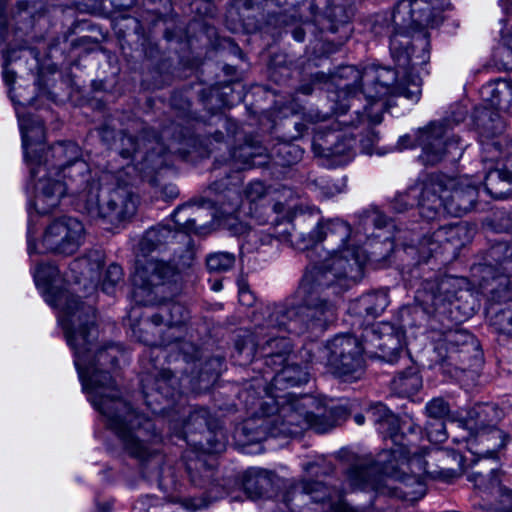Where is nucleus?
Wrapping results in <instances>:
<instances>
[{
	"label": "nucleus",
	"mask_w": 512,
	"mask_h": 512,
	"mask_svg": "<svg viewBox=\"0 0 512 512\" xmlns=\"http://www.w3.org/2000/svg\"><path fill=\"white\" fill-rule=\"evenodd\" d=\"M490 255L497 261L498 267L492 269L485 266L483 272L482 287L489 291L490 288H498L500 291L507 293L512 277V244L499 243L492 247Z\"/></svg>",
	"instance_id": "6ab92c4d"
},
{
	"label": "nucleus",
	"mask_w": 512,
	"mask_h": 512,
	"mask_svg": "<svg viewBox=\"0 0 512 512\" xmlns=\"http://www.w3.org/2000/svg\"><path fill=\"white\" fill-rule=\"evenodd\" d=\"M278 412L265 420L262 426L272 437L298 436L308 428L317 433H326L337 424L342 410L339 408L318 407L317 412H309L315 401L311 397L297 398L285 394L276 400Z\"/></svg>",
	"instance_id": "0eeeda50"
},
{
	"label": "nucleus",
	"mask_w": 512,
	"mask_h": 512,
	"mask_svg": "<svg viewBox=\"0 0 512 512\" xmlns=\"http://www.w3.org/2000/svg\"><path fill=\"white\" fill-rule=\"evenodd\" d=\"M241 1H242L243 8L246 10H251V9L256 8L261 2V0H241Z\"/></svg>",
	"instance_id": "052dcab7"
},
{
	"label": "nucleus",
	"mask_w": 512,
	"mask_h": 512,
	"mask_svg": "<svg viewBox=\"0 0 512 512\" xmlns=\"http://www.w3.org/2000/svg\"><path fill=\"white\" fill-rule=\"evenodd\" d=\"M269 155L259 142L247 140L230 152L229 166L237 171L264 165Z\"/></svg>",
	"instance_id": "393cba45"
},
{
	"label": "nucleus",
	"mask_w": 512,
	"mask_h": 512,
	"mask_svg": "<svg viewBox=\"0 0 512 512\" xmlns=\"http://www.w3.org/2000/svg\"><path fill=\"white\" fill-rule=\"evenodd\" d=\"M315 185L319 187L322 194L327 198L333 197L343 192L345 188V184L342 180H334L327 177H320L316 179Z\"/></svg>",
	"instance_id": "c03bdc74"
},
{
	"label": "nucleus",
	"mask_w": 512,
	"mask_h": 512,
	"mask_svg": "<svg viewBox=\"0 0 512 512\" xmlns=\"http://www.w3.org/2000/svg\"><path fill=\"white\" fill-rule=\"evenodd\" d=\"M295 226L291 219L277 222L272 231V235L280 242L294 244V233Z\"/></svg>",
	"instance_id": "79ce46f5"
},
{
	"label": "nucleus",
	"mask_w": 512,
	"mask_h": 512,
	"mask_svg": "<svg viewBox=\"0 0 512 512\" xmlns=\"http://www.w3.org/2000/svg\"><path fill=\"white\" fill-rule=\"evenodd\" d=\"M504 412L495 404H476L466 413V416L455 420L459 428L466 433L476 432L487 428H498L497 424L503 419Z\"/></svg>",
	"instance_id": "4be33fe9"
},
{
	"label": "nucleus",
	"mask_w": 512,
	"mask_h": 512,
	"mask_svg": "<svg viewBox=\"0 0 512 512\" xmlns=\"http://www.w3.org/2000/svg\"><path fill=\"white\" fill-rule=\"evenodd\" d=\"M503 45L512 52V30H507L502 36Z\"/></svg>",
	"instance_id": "13d9d810"
},
{
	"label": "nucleus",
	"mask_w": 512,
	"mask_h": 512,
	"mask_svg": "<svg viewBox=\"0 0 512 512\" xmlns=\"http://www.w3.org/2000/svg\"><path fill=\"white\" fill-rule=\"evenodd\" d=\"M419 144L422 147L421 158L424 163L434 165L440 162L451 149L458 148L456 140L446 139L443 124L432 123L419 134Z\"/></svg>",
	"instance_id": "aec40b11"
},
{
	"label": "nucleus",
	"mask_w": 512,
	"mask_h": 512,
	"mask_svg": "<svg viewBox=\"0 0 512 512\" xmlns=\"http://www.w3.org/2000/svg\"><path fill=\"white\" fill-rule=\"evenodd\" d=\"M75 264H86L89 266L91 272L99 271L104 265L103 254L99 251L90 252L85 257L75 261Z\"/></svg>",
	"instance_id": "de8ad7c7"
},
{
	"label": "nucleus",
	"mask_w": 512,
	"mask_h": 512,
	"mask_svg": "<svg viewBox=\"0 0 512 512\" xmlns=\"http://www.w3.org/2000/svg\"><path fill=\"white\" fill-rule=\"evenodd\" d=\"M7 0H0V34L3 36V30L7 27V18L4 14L5 5Z\"/></svg>",
	"instance_id": "6e6d98bb"
},
{
	"label": "nucleus",
	"mask_w": 512,
	"mask_h": 512,
	"mask_svg": "<svg viewBox=\"0 0 512 512\" xmlns=\"http://www.w3.org/2000/svg\"><path fill=\"white\" fill-rule=\"evenodd\" d=\"M265 185L260 181L251 182L244 190L245 197L251 203L260 200L265 196Z\"/></svg>",
	"instance_id": "8fccbe9b"
},
{
	"label": "nucleus",
	"mask_w": 512,
	"mask_h": 512,
	"mask_svg": "<svg viewBox=\"0 0 512 512\" xmlns=\"http://www.w3.org/2000/svg\"><path fill=\"white\" fill-rule=\"evenodd\" d=\"M319 29L321 31L329 30L336 32L339 26L347 24L350 20V12L342 5L330 4V0L326 4L320 5L316 9Z\"/></svg>",
	"instance_id": "c85d7f7f"
},
{
	"label": "nucleus",
	"mask_w": 512,
	"mask_h": 512,
	"mask_svg": "<svg viewBox=\"0 0 512 512\" xmlns=\"http://www.w3.org/2000/svg\"><path fill=\"white\" fill-rule=\"evenodd\" d=\"M31 130L21 124L24 155L35 179L34 206L38 213L47 214L57 208L62 198L77 195L82 210L92 219L119 227L137 212L139 198L128 185L109 183L112 175L93 177L88 164L79 159L80 148L72 141H60L44 154H32Z\"/></svg>",
	"instance_id": "f03ea898"
},
{
	"label": "nucleus",
	"mask_w": 512,
	"mask_h": 512,
	"mask_svg": "<svg viewBox=\"0 0 512 512\" xmlns=\"http://www.w3.org/2000/svg\"><path fill=\"white\" fill-rule=\"evenodd\" d=\"M355 139L346 134L330 133L326 136L324 144H318L322 149V155L329 158L346 157L351 158ZM316 147L317 144L314 143Z\"/></svg>",
	"instance_id": "7c9ffc66"
},
{
	"label": "nucleus",
	"mask_w": 512,
	"mask_h": 512,
	"mask_svg": "<svg viewBox=\"0 0 512 512\" xmlns=\"http://www.w3.org/2000/svg\"><path fill=\"white\" fill-rule=\"evenodd\" d=\"M273 211L277 214V215H280L282 213H284L286 211V207L283 203L281 202H276L273 207H272Z\"/></svg>",
	"instance_id": "680f3d73"
},
{
	"label": "nucleus",
	"mask_w": 512,
	"mask_h": 512,
	"mask_svg": "<svg viewBox=\"0 0 512 512\" xmlns=\"http://www.w3.org/2000/svg\"><path fill=\"white\" fill-rule=\"evenodd\" d=\"M429 177H436L442 184V190L436 193V197L441 200L440 214L446 211L452 216L460 217L474 207L478 188L470 179H448L441 175Z\"/></svg>",
	"instance_id": "4468645a"
},
{
	"label": "nucleus",
	"mask_w": 512,
	"mask_h": 512,
	"mask_svg": "<svg viewBox=\"0 0 512 512\" xmlns=\"http://www.w3.org/2000/svg\"><path fill=\"white\" fill-rule=\"evenodd\" d=\"M474 336L464 329H450L445 331L436 342L435 351L440 361L445 362L447 355L454 353L462 347L472 349L474 347Z\"/></svg>",
	"instance_id": "a878e982"
},
{
	"label": "nucleus",
	"mask_w": 512,
	"mask_h": 512,
	"mask_svg": "<svg viewBox=\"0 0 512 512\" xmlns=\"http://www.w3.org/2000/svg\"><path fill=\"white\" fill-rule=\"evenodd\" d=\"M362 339L367 354L376 355L389 363L397 361L403 349V333L388 323L365 329Z\"/></svg>",
	"instance_id": "dca6fc26"
},
{
	"label": "nucleus",
	"mask_w": 512,
	"mask_h": 512,
	"mask_svg": "<svg viewBox=\"0 0 512 512\" xmlns=\"http://www.w3.org/2000/svg\"><path fill=\"white\" fill-rule=\"evenodd\" d=\"M125 140L132 146V148L122 149L121 155L124 158H130L137 152V144L132 137L124 138L122 141L124 142Z\"/></svg>",
	"instance_id": "5fc2aeb1"
},
{
	"label": "nucleus",
	"mask_w": 512,
	"mask_h": 512,
	"mask_svg": "<svg viewBox=\"0 0 512 512\" xmlns=\"http://www.w3.org/2000/svg\"><path fill=\"white\" fill-rule=\"evenodd\" d=\"M279 308H287L286 306H277L272 311L267 309L268 318L263 324L256 327L253 333L246 332L235 342L234 357L240 364L246 365L253 361L257 353L264 358V364L275 371L273 382L275 386H299L308 382L309 374L307 370L295 363H288L289 356L292 351V344L289 339L280 336L277 333L287 331L290 333H303L305 331H322L329 325L320 329H303L302 323L296 321L297 317L291 315L289 318H279V321H286L289 325H278L274 320L271 321L272 315Z\"/></svg>",
	"instance_id": "423d86ee"
},
{
	"label": "nucleus",
	"mask_w": 512,
	"mask_h": 512,
	"mask_svg": "<svg viewBox=\"0 0 512 512\" xmlns=\"http://www.w3.org/2000/svg\"><path fill=\"white\" fill-rule=\"evenodd\" d=\"M351 227L342 220L318 223L307 235L301 247L309 265L300 283V304L294 308H279L271 318L278 325H289L279 318L297 317L303 329L324 328L337 315V300L357 284L364 275L366 252L350 242Z\"/></svg>",
	"instance_id": "7ed1b4c3"
},
{
	"label": "nucleus",
	"mask_w": 512,
	"mask_h": 512,
	"mask_svg": "<svg viewBox=\"0 0 512 512\" xmlns=\"http://www.w3.org/2000/svg\"><path fill=\"white\" fill-rule=\"evenodd\" d=\"M279 2L285 7L287 11L290 9L297 10L303 5V16L305 12H309L310 16L316 18V9L322 4H326L328 0H279Z\"/></svg>",
	"instance_id": "a19ab883"
},
{
	"label": "nucleus",
	"mask_w": 512,
	"mask_h": 512,
	"mask_svg": "<svg viewBox=\"0 0 512 512\" xmlns=\"http://www.w3.org/2000/svg\"><path fill=\"white\" fill-rule=\"evenodd\" d=\"M123 279V270L122 268L115 263H112L108 266L105 277L102 283V290L110 294L113 292L114 287Z\"/></svg>",
	"instance_id": "37998d69"
},
{
	"label": "nucleus",
	"mask_w": 512,
	"mask_h": 512,
	"mask_svg": "<svg viewBox=\"0 0 512 512\" xmlns=\"http://www.w3.org/2000/svg\"><path fill=\"white\" fill-rule=\"evenodd\" d=\"M304 17L306 20L303 22V28L297 27L292 31L293 38L298 42H302L304 40V36L307 31L314 33L316 28L319 27L318 23H320L318 18L315 19L313 16H311V19H309L307 15ZM316 17L318 16L316 15Z\"/></svg>",
	"instance_id": "09e8293b"
},
{
	"label": "nucleus",
	"mask_w": 512,
	"mask_h": 512,
	"mask_svg": "<svg viewBox=\"0 0 512 512\" xmlns=\"http://www.w3.org/2000/svg\"><path fill=\"white\" fill-rule=\"evenodd\" d=\"M202 212L203 210L200 207L187 204L177 207L172 214V218L179 230L185 234H199L204 229V225L196 226V222L201 220Z\"/></svg>",
	"instance_id": "473e14b6"
},
{
	"label": "nucleus",
	"mask_w": 512,
	"mask_h": 512,
	"mask_svg": "<svg viewBox=\"0 0 512 512\" xmlns=\"http://www.w3.org/2000/svg\"><path fill=\"white\" fill-rule=\"evenodd\" d=\"M163 195L168 199H174L178 196L179 191L175 185L169 184L163 187Z\"/></svg>",
	"instance_id": "4d7b16f0"
},
{
	"label": "nucleus",
	"mask_w": 512,
	"mask_h": 512,
	"mask_svg": "<svg viewBox=\"0 0 512 512\" xmlns=\"http://www.w3.org/2000/svg\"><path fill=\"white\" fill-rule=\"evenodd\" d=\"M389 304L388 293L386 290H378L367 293L354 301L350 310L359 317L376 318L386 309Z\"/></svg>",
	"instance_id": "bb28decb"
},
{
	"label": "nucleus",
	"mask_w": 512,
	"mask_h": 512,
	"mask_svg": "<svg viewBox=\"0 0 512 512\" xmlns=\"http://www.w3.org/2000/svg\"><path fill=\"white\" fill-rule=\"evenodd\" d=\"M239 301L246 306H250L254 302V297L247 288L245 281H243V288H241L239 291Z\"/></svg>",
	"instance_id": "864d4df0"
},
{
	"label": "nucleus",
	"mask_w": 512,
	"mask_h": 512,
	"mask_svg": "<svg viewBox=\"0 0 512 512\" xmlns=\"http://www.w3.org/2000/svg\"><path fill=\"white\" fill-rule=\"evenodd\" d=\"M247 230H248L247 226L240 224V228L236 232L239 234H244L247 232Z\"/></svg>",
	"instance_id": "774afa93"
},
{
	"label": "nucleus",
	"mask_w": 512,
	"mask_h": 512,
	"mask_svg": "<svg viewBox=\"0 0 512 512\" xmlns=\"http://www.w3.org/2000/svg\"><path fill=\"white\" fill-rule=\"evenodd\" d=\"M338 76L352 83L338 84L339 90L330 93L329 98L334 102L332 109L335 114L342 115L364 100L363 113L355 111L359 122L366 117L374 125L381 123L382 115L389 107L388 96H403L417 102L421 95L419 76L408 73L402 82H398V72L391 68L367 67L359 71L355 66L347 65L339 69Z\"/></svg>",
	"instance_id": "39448f33"
},
{
	"label": "nucleus",
	"mask_w": 512,
	"mask_h": 512,
	"mask_svg": "<svg viewBox=\"0 0 512 512\" xmlns=\"http://www.w3.org/2000/svg\"><path fill=\"white\" fill-rule=\"evenodd\" d=\"M461 280L453 276H444L440 279L427 280L422 289L418 290L416 299L435 311H446V306L459 309V300L471 294L460 289ZM452 312V309L449 310Z\"/></svg>",
	"instance_id": "2eb2a0df"
},
{
	"label": "nucleus",
	"mask_w": 512,
	"mask_h": 512,
	"mask_svg": "<svg viewBox=\"0 0 512 512\" xmlns=\"http://www.w3.org/2000/svg\"><path fill=\"white\" fill-rule=\"evenodd\" d=\"M480 356L481 353L478 349V343L474 340V347L472 349H467L466 346L462 347L454 353L448 354L445 362L451 366H455L457 369L466 370L472 367L475 362H478Z\"/></svg>",
	"instance_id": "c9c22d12"
},
{
	"label": "nucleus",
	"mask_w": 512,
	"mask_h": 512,
	"mask_svg": "<svg viewBox=\"0 0 512 512\" xmlns=\"http://www.w3.org/2000/svg\"><path fill=\"white\" fill-rule=\"evenodd\" d=\"M354 420L358 425H363L365 422V416L362 414H356Z\"/></svg>",
	"instance_id": "69168bd1"
},
{
	"label": "nucleus",
	"mask_w": 512,
	"mask_h": 512,
	"mask_svg": "<svg viewBox=\"0 0 512 512\" xmlns=\"http://www.w3.org/2000/svg\"><path fill=\"white\" fill-rule=\"evenodd\" d=\"M466 442L468 450L475 457L473 463H477L481 459H489L493 464L497 465V453L504 448L508 435L499 428H487L476 432H469L462 436ZM468 480L475 483L478 488H495L499 486V472L496 466L490 468L488 474L482 471L472 472L468 476Z\"/></svg>",
	"instance_id": "9d476101"
},
{
	"label": "nucleus",
	"mask_w": 512,
	"mask_h": 512,
	"mask_svg": "<svg viewBox=\"0 0 512 512\" xmlns=\"http://www.w3.org/2000/svg\"><path fill=\"white\" fill-rule=\"evenodd\" d=\"M45 269L51 270V272L49 273V277L54 274V269L53 268H51L49 266H46V265H38L37 271H36V276L40 278L42 272H44Z\"/></svg>",
	"instance_id": "e2e57ef3"
},
{
	"label": "nucleus",
	"mask_w": 512,
	"mask_h": 512,
	"mask_svg": "<svg viewBox=\"0 0 512 512\" xmlns=\"http://www.w3.org/2000/svg\"><path fill=\"white\" fill-rule=\"evenodd\" d=\"M468 238V228L464 223H455L441 226L432 235L424 236L419 240L417 251L423 261H427L438 249L451 245L458 248L464 245Z\"/></svg>",
	"instance_id": "a211bd4d"
},
{
	"label": "nucleus",
	"mask_w": 512,
	"mask_h": 512,
	"mask_svg": "<svg viewBox=\"0 0 512 512\" xmlns=\"http://www.w3.org/2000/svg\"><path fill=\"white\" fill-rule=\"evenodd\" d=\"M425 413L435 421L445 420L449 416L450 405L441 397L433 398L426 404Z\"/></svg>",
	"instance_id": "ea45409f"
},
{
	"label": "nucleus",
	"mask_w": 512,
	"mask_h": 512,
	"mask_svg": "<svg viewBox=\"0 0 512 512\" xmlns=\"http://www.w3.org/2000/svg\"><path fill=\"white\" fill-rule=\"evenodd\" d=\"M48 301L60 310L59 322L74 351L75 365L92 404L121 439L126 451L140 461L147 460L155 454L154 445L160 443L161 436L149 418L138 414L119 395L109 369L116 366L122 355L120 348L96 344L98 330L92 306L80 302L67 290L53 291Z\"/></svg>",
	"instance_id": "f257e3e1"
},
{
	"label": "nucleus",
	"mask_w": 512,
	"mask_h": 512,
	"mask_svg": "<svg viewBox=\"0 0 512 512\" xmlns=\"http://www.w3.org/2000/svg\"><path fill=\"white\" fill-rule=\"evenodd\" d=\"M306 496H309L312 501L317 503H324L327 500L330 508L329 512H356L342 500L341 494L338 491H331L322 482L316 481H302L291 485L285 493L283 501L285 506L290 508L291 502L295 497L304 498Z\"/></svg>",
	"instance_id": "f3484780"
},
{
	"label": "nucleus",
	"mask_w": 512,
	"mask_h": 512,
	"mask_svg": "<svg viewBox=\"0 0 512 512\" xmlns=\"http://www.w3.org/2000/svg\"><path fill=\"white\" fill-rule=\"evenodd\" d=\"M384 437H389L393 447L381 451L376 459L371 456L357 460L347 472V480L353 489L374 490L390 494L405 501L415 502L426 493L425 477L453 478L462 472L463 457L453 453L458 469L429 470L424 459L425 449L416 446L415 430L410 426V436L399 433L397 417L382 403H376L367 411Z\"/></svg>",
	"instance_id": "20e7f679"
},
{
	"label": "nucleus",
	"mask_w": 512,
	"mask_h": 512,
	"mask_svg": "<svg viewBox=\"0 0 512 512\" xmlns=\"http://www.w3.org/2000/svg\"><path fill=\"white\" fill-rule=\"evenodd\" d=\"M277 153L284 158V165H290L297 161L302 154V151L299 147L289 144H281L277 148Z\"/></svg>",
	"instance_id": "49530a36"
},
{
	"label": "nucleus",
	"mask_w": 512,
	"mask_h": 512,
	"mask_svg": "<svg viewBox=\"0 0 512 512\" xmlns=\"http://www.w3.org/2000/svg\"><path fill=\"white\" fill-rule=\"evenodd\" d=\"M390 49H391L393 54L398 49L397 35H394V36L391 37V39H390Z\"/></svg>",
	"instance_id": "0e129e2a"
},
{
	"label": "nucleus",
	"mask_w": 512,
	"mask_h": 512,
	"mask_svg": "<svg viewBox=\"0 0 512 512\" xmlns=\"http://www.w3.org/2000/svg\"><path fill=\"white\" fill-rule=\"evenodd\" d=\"M172 230L164 225H158L148 229L139 242V252L146 257L153 251L161 250L162 247L174 238Z\"/></svg>",
	"instance_id": "2f4dec72"
},
{
	"label": "nucleus",
	"mask_w": 512,
	"mask_h": 512,
	"mask_svg": "<svg viewBox=\"0 0 512 512\" xmlns=\"http://www.w3.org/2000/svg\"><path fill=\"white\" fill-rule=\"evenodd\" d=\"M481 95L493 111L506 110L512 104V82L498 80L482 87Z\"/></svg>",
	"instance_id": "cd10ccee"
},
{
	"label": "nucleus",
	"mask_w": 512,
	"mask_h": 512,
	"mask_svg": "<svg viewBox=\"0 0 512 512\" xmlns=\"http://www.w3.org/2000/svg\"><path fill=\"white\" fill-rule=\"evenodd\" d=\"M180 350L183 354V360L187 363L194 361L198 356V350L192 343H181Z\"/></svg>",
	"instance_id": "3c124183"
},
{
	"label": "nucleus",
	"mask_w": 512,
	"mask_h": 512,
	"mask_svg": "<svg viewBox=\"0 0 512 512\" xmlns=\"http://www.w3.org/2000/svg\"><path fill=\"white\" fill-rule=\"evenodd\" d=\"M188 312L183 305L169 302L160 307L159 311L151 316V322L159 326L165 324L169 330L179 329L188 319Z\"/></svg>",
	"instance_id": "c756f323"
},
{
	"label": "nucleus",
	"mask_w": 512,
	"mask_h": 512,
	"mask_svg": "<svg viewBox=\"0 0 512 512\" xmlns=\"http://www.w3.org/2000/svg\"><path fill=\"white\" fill-rule=\"evenodd\" d=\"M182 237L187 248L183 254L173 259L174 264L155 258H137L132 282L135 287V295L137 297H147V299H142L145 303H152L155 300L154 297H150L151 294L154 293L155 289L173 281L179 268L189 267L192 264L194 251L191 246V239L188 235Z\"/></svg>",
	"instance_id": "1a4fd4ad"
},
{
	"label": "nucleus",
	"mask_w": 512,
	"mask_h": 512,
	"mask_svg": "<svg viewBox=\"0 0 512 512\" xmlns=\"http://www.w3.org/2000/svg\"><path fill=\"white\" fill-rule=\"evenodd\" d=\"M391 387L399 396L410 397L422 387V378L415 367H410L394 377Z\"/></svg>",
	"instance_id": "72a5a7b5"
},
{
	"label": "nucleus",
	"mask_w": 512,
	"mask_h": 512,
	"mask_svg": "<svg viewBox=\"0 0 512 512\" xmlns=\"http://www.w3.org/2000/svg\"><path fill=\"white\" fill-rule=\"evenodd\" d=\"M477 128L483 150L486 152H492V150H495L496 152L501 153L500 141L494 140V138L501 135L505 129V123L502 120L500 113L498 111L485 108L478 118Z\"/></svg>",
	"instance_id": "b1692460"
},
{
	"label": "nucleus",
	"mask_w": 512,
	"mask_h": 512,
	"mask_svg": "<svg viewBox=\"0 0 512 512\" xmlns=\"http://www.w3.org/2000/svg\"><path fill=\"white\" fill-rule=\"evenodd\" d=\"M235 256L228 252L210 254L206 259V265L211 272H224L233 267Z\"/></svg>",
	"instance_id": "58836bf2"
},
{
	"label": "nucleus",
	"mask_w": 512,
	"mask_h": 512,
	"mask_svg": "<svg viewBox=\"0 0 512 512\" xmlns=\"http://www.w3.org/2000/svg\"><path fill=\"white\" fill-rule=\"evenodd\" d=\"M367 219L371 221L377 228L385 227L387 224V218L378 210H373L368 216Z\"/></svg>",
	"instance_id": "603ef678"
},
{
	"label": "nucleus",
	"mask_w": 512,
	"mask_h": 512,
	"mask_svg": "<svg viewBox=\"0 0 512 512\" xmlns=\"http://www.w3.org/2000/svg\"><path fill=\"white\" fill-rule=\"evenodd\" d=\"M176 384L177 378L169 370H162L155 379L156 391L165 398H173L181 392Z\"/></svg>",
	"instance_id": "4c0bfd02"
},
{
	"label": "nucleus",
	"mask_w": 512,
	"mask_h": 512,
	"mask_svg": "<svg viewBox=\"0 0 512 512\" xmlns=\"http://www.w3.org/2000/svg\"><path fill=\"white\" fill-rule=\"evenodd\" d=\"M484 188L494 199H506L512 191V142L502 158V165L490 170L485 177Z\"/></svg>",
	"instance_id": "5701e85b"
},
{
	"label": "nucleus",
	"mask_w": 512,
	"mask_h": 512,
	"mask_svg": "<svg viewBox=\"0 0 512 512\" xmlns=\"http://www.w3.org/2000/svg\"><path fill=\"white\" fill-rule=\"evenodd\" d=\"M224 364L222 357L216 356L208 359L199 374V389L207 388L210 384L216 381L220 375Z\"/></svg>",
	"instance_id": "e433bc0d"
},
{
	"label": "nucleus",
	"mask_w": 512,
	"mask_h": 512,
	"mask_svg": "<svg viewBox=\"0 0 512 512\" xmlns=\"http://www.w3.org/2000/svg\"><path fill=\"white\" fill-rule=\"evenodd\" d=\"M442 190V184L436 177H426L421 183L400 193L391 202L392 209L402 213L413 207L418 200L419 214L422 218L431 221L440 215L441 200L436 197L437 191Z\"/></svg>",
	"instance_id": "f8f14e48"
},
{
	"label": "nucleus",
	"mask_w": 512,
	"mask_h": 512,
	"mask_svg": "<svg viewBox=\"0 0 512 512\" xmlns=\"http://www.w3.org/2000/svg\"><path fill=\"white\" fill-rule=\"evenodd\" d=\"M271 474L266 470H248L243 479V487L248 496L256 499L262 496L271 486Z\"/></svg>",
	"instance_id": "f704fd0d"
},
{
	"label": "nucleus",
	"mask_w": 512,
	"mask_h": 512,
	"mask_svg": "<svg viewBox=\"0 0 512 512\" xmlns=\"http://www.w3.org/2000/svg\"><path fill=\"white\" fill-rule=\"evenodd\" d=\"M85 228L82 222L73 217L53 220L45 229L42 244L55 254L72 255L83 244Z\"/></svg>",
	"instance_id": "ddd939ff"
},
{
	"label": "nucleus",
	"mask_w": 512,
	"mask_h": 512,
	"mask_svg": "<svg viewBox=\"0 0 512 512\" xmlns=\"http://www.w3.org/2000/svg\"><path fill=\"white\" fill-rule=\"evenodd\" d=\"M488 292L492 301L487 308L489 325L498 334L512 338V298L495 287Z\"/></svg>",
	"instance_id": "412c9836"
},
{
	"label": "nucleus",
	"mask_w": 512,
	"mask_h": 512,
	"mask_svg": "<svg viewBox=\"0 0 512 512\" xmlns=\"http://www.w3.org/2000/svg\"><path fill=\"white\" fill-rule=\"evenodd\" d=\"M3 78H4V81L7 84H12L15 81V73H14V71L9 70L8 68H4Z\"/></svg>",
	"instance_id": "bf43d9fd"
},
{
	"label": "nucleus",
	"mask_w": 512,
	"mask_h": 512,
	"mask_svg": "<svg viewBox=\"0 0 512 512\" xmlns=\"http://www.w3.org/2000/svg\"><path fill=\"white\" fill-rule=\"evenodd\" d=\"M324 353L332 373L347 381L359 377L364 365L363 353H367V349L363 340L344 334L330 340Z\"/></svg>",
	"instance_id": "9b49d317"
},
{
	"label": "nucleus",
	"mask_w": 512,
	"mask_h": 512,
	"mask_svg": "<svg viewBox=\"0 0 512 512\" xmlns=\"http://www.w3.org/2000/svg\"><path fill=\"white\" fill-rule=\"evenodd\" d=\"M427 438L430 442L441 443L446 440L447 433L444 420L429 422L426 427Z\"/></svg>",
	"instance_id": "a18cd8bd"
},
{
	"label": "nucleus",
	"mask_w": 512,
	"mask_h": 512,
	"mask_svg": "<svg viewBox=\"0 0 512 512\" xmlns=\"http://www.w3.org/2000/svg\"><path fill=\"white\" fill-rule=\"evenodd\" d=\"M185 429L188 432L199 431L201 434V438L195 441L198 451H186L183 458L191 482L196 486H204L214 474L215 459L211 454L225 448L224 433L206 408L191 412Z\"/></svg>",
	"instance_id": "6e6552de"
},
{
	"label": "nucleus",
	"mask_w": 512,
	"mask_h": 512,
	"mask_svg": "<svg viewBox=\"0 0 512 512\" xmlns=\"http://www.w3.org/2000/svg\"><path fill=\"white\" fill-rule=\"evenodd\" d=\"M405 54H406V56H407V57H406V59L404 60L403 65H404L406 62H407L408 64H410V62H411V66H412V67H414L415 65H417V64H418L417 62H415V61H413V60H411V59H410L408 50H406V51H405Z\"/></svg>",
	"instance_id": "338daca9"
}]
</instances>
